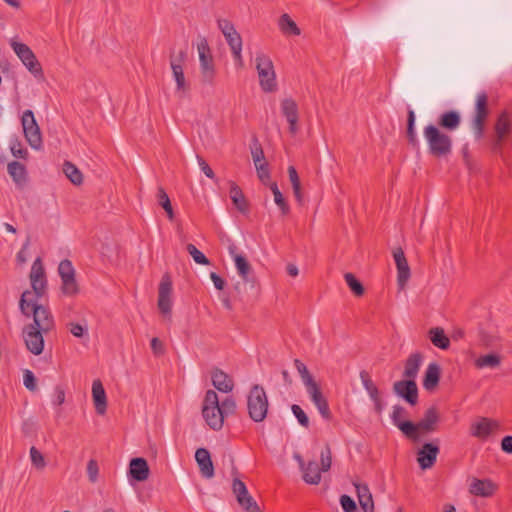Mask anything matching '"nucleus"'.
Masks as SVG:
<instances>
[{"mask_svg": "<svg viewBox=\"0 0 512 512\" xmlns=\"http://www.w3.org/2000/svg\"><path fill=\"white\" fill-rule=\"evenodd\" d=\"M19 307L24 316H33V323L24 326L22 331L26 348L32 354L40 355L44 349L43 335L55 327L53 315L48 307L36 303L29 290L22 293Z\"/></svg>", "mask_w": 512, "mask_h": 512, "instance_id": "f257e3e1", "label": "nucleus"}, {"mask_svg": "<svg viewBox=\"0 0 512 512\" xmlns=\"http://www.w3.org/2000/svg\"><path fill=\"white\" fill-rule=\"evenodd\" d=\"M440 421V414L435 406L429 407L425 412L421 420L417 423L408 422L404 423L401 427L402 434L413 442L420 440V432L431 433L438 429V423Z\"/></svg>", "mask_w": 512, "mask_h": 512, "instance_id": "f03ea898", "label": "nucleus"}, {"mask_svg": "<svg viewBox=\"0 0 512 512\" xmlns=\"http://www.w3.org/2000/svg\"><path fill=\"white\" fill-rule=\"evenodd\" d=\"M494 137L491 141V152L505 158L504 149L512 143V126L509 114L503 111L494 125Z\"/></svg>", "mask_w": 512, "mask_h": 512, "instance_id": "7ed1b4c3", "label": "nucleus"}, {"mask_svg": "<svg viewBox=\"0 0 512 512\" xmlns=\"http://www.w3.org/2000/svg\"><path fill=\"white\" fill-rule=\"evenodd\" d=\"M423 134L432 156L440 158L451 153L452 139L449 135L441 132L438 127L429 124L424 128Z\"/></svg>", "mask_w": 512, "mask_h": 512, "instance_id": "20e7f679", "label": "nucleus"}, {"mask_svg": "<svg viewBox=\"0 0 512 512\" xmlns=\"http://www.w3.org/2000/svg\"><path fill=\"white\" fill-rule=\"evenodd\" d=\"M268 397L261 385L255 384L251 387L247 396V410L249 417L254 422H262L268 413Z\"/></svg>", "mask_w": 512, "mask_h": 512, "instance_id": "39448f33", "label": "nucleus"}, {"mask_svg": "<svg viewBox=\"0 0 512 512\" xmlns=\"http://www.w3.org/2000/svg\"><path fill=\"white\" fill-rule=\"evenodd\" d=\"M202 416L206 424L213 430L219 431L224 424V415L219 408V397L214 390H207L202 404Z\"/></svg>", "mask_w": 512, "mask_h": 512, "instance_id": "423d86ee", "label": "nucleus"}, {"mask_svg": "<svg viewBox=\"0 0 512 512\" xmlns=\"http://www.w3.org/2000/svg\"><path fill=\"white\" fill-rule=\"evenodd\" d=\"M255 62L261 89L264 92L275 91L277 82L271 58L264 53H258L256 55Z\"/></svg>", "mask_w": 512, "mask_h": 512, "instance_id": "0eeeda50", "label": "nucleus"}, {"mask_svg": "<svg viewBox=\"0 0 512 512\" xmlns=\"http://www.w3.org/2000/svg\"><path fill=\"white\" fill-rule=\"evenodd\" d=\"M197 50L199 54L201 81L204 84L213 85L216 70L213 56L205 37H199Z\"/></svg>", "mask_w": 512, "mask_h": 512, "instance_id": "6e6552de", "label": "nucleus"}, {"mask_svg": "<svg viewBox=\"0 0 512 512\" xmlns=\"http://www.w3.org/2000/svg\"><path fill=\"white\" fill-rule=\"evenodd\" d=\"M10 45L31 74L35 77H43L42 66L28 45L15 40H11Z\"/></svg>", "mask_w": 512, "mask_h": 512, "instance_id": "1a4fd4ad", "label": "nucleus"}, {"mask_svg": "<svg viewBox=\"0 0 512 512\" xmlns=\"http://www.w3.org/2000/svg\"><path fill=\"white\" fill-rule=\"evenodd\" d=\"M58 273L62 280L61 290L66 296H75L79 292V287L75 279V269L72 262L64 259L58 266Z\"/></svg>", "mask_w": 512, "mask_h": 512, "instance_id": "9d476101", "label": "nucleus"}, {"mask_svg": "<svg viewBox=\"0 0 512 512\" xmlns=\"http://www.w3.org/2000/svg\"><path fill=\"white\" fill-rule=\"evenodd\" d=\"M21 122L27 142L32 148L39 149L42 146V135L33 112L26 110L22 115Z\"/></svg>", "mask_w": 512, "mask_h": 512, "instance_id": "9b49d317", "label": "nucleus"}, {"mask_svg": "<svg viewBox=\"0 0 512 512\" xmlns=\"http://www.w3.org/2000/svg\"><path fill=\"white\" fill-rule=\"evenodd\" d=\"M30 281L33 289V292H30L33 294L34 299H36V303H38V299L45 294L47 285L45 270L42 264V260L39 257L36 258L32 264Z\"/></svg>", "mask_w": 512, "mask_h": 512, "instance_id": "f8f14e48", "label": "nucleus"}, {"mask_svg": "<svg viewBox=\"0 0 512 512\" xmlns=\"http://www.w3.org/2000/svg\"><path fill=\"white\" fill-rule=\"evenodd\" d=\"M488 114V96L485 92H481L477 95L475 117L473 120V129L477 139H480L483 136L484 125Z\"/></svg>", "mask_w": 512, "mask_h": 512, "instance_id": "ddd939ff", "label": "nucleus"}, {"mask_svg": "<svg viewBox=\"0 0 512 512\" xmlns=\"http://www.w3.org/2000/svg\"><path fill=\"white\" fill-rule=\"evenodd\" d=\"M393 392L411 406L418 403V387L413 379H402L393 384Z\"/></svg>", "mask_w": 512, "mask_h": 512, "instance_id": "4468645a", "label": "nucleus"}, {"mask_svg": "<svg viewBox=\"0 0 512 512\" xmlns=\"http://www.w3.org/2000/svg\"><path fill=\"white\" fill-rule=\"evenodd\" d=\"M440 452L439 439L424 443L417 453V462L422 470L434 466Z\"/></svg>", "mask_w": 512, "mask_h": 512, "instance_id": "2eb2a0df", "label": "nucleus"}, {"mask_svg": "<svg viewBox=\"0 0 512 512\" xmlns=\"http://www.w3.org/2000/svg\"><path fill=\"white\" fill-rule=\"evenodd\" d=\"M393 258L397 268V285L400 290L406 287V284L411 276L410 267L404 251L401 247L393 250Z\"/></svg>", "mask_w": 512, "mask_h": 512, "instance_id": "dca6fc26", "label": "nucleus"}, {"mask_svg": "<svg viewBox=\"0 0 512 512\" xmlns=\"http://www.w3.org/2000/svg\"><path fill=\"white\" fill-rule=\"evenodd\" d=\"M306 391L309 394L311 401L318 409L320 415L325 420H331L332 413L330 411L327 399L322 394L319 384L316 381L311 383L310 385L306 386Z\"/></svg>", "mask_w": 512, "mask_h": 512, "instance_id": "f3484780", "label": "nucleus"}, {"mask_svg": "<svg viewBox=\"0 0 512 512\" xmlns=\"http://www.w3.org/2000/svg\"><path fill=\"white\" fill-rule=\"evenodd\" d=\"M171 293V279L168 275H164L161 279L158 290V308L164 315L170 314L172 310Z\"/></svg>", "mask_w": 512, "mask_h": 512, "instance_id": "a211bd4d", "label": "nucleus"}, {"mask_svg": "<svg viewBox=\"0 0 512 512\" xmlns=\"http://www.w3.org/2000/svg\"><path fill=\"white\" fill-rule=\"evenodd\" d=\"M281 112L282 115L286 118L289 124V132L291 135H296L299 127V112L298 105L295 100L292 98H285L281 101Z\"/></svg>", "mask_w": 512, "mask_h": 512, "instance_id": "6ab92c4d", "label": "nucleus"}, {"mask_svg": "<svg viewBox=\"0 0 512 512\" xmlns=\"http://www.w3.org/2000/svg\"><path fill=\"white\" fill-rule=\"evenodd\" d=\"M183 58L184 52H180V58L178 62H176L172 56L170 59V66L172 69L173 77L176 81V92L180 94V97H182L189 90V85L186 82L182 67Z\"/></svg>", "mask_w": 512, "mask_h": 512, "instance_id": "aec40b11", "label": "nucleus"}, {"mask_svg": "<svg viewBox=\"0 0 512 512\" xmlns=\"http://www.w3.org/2000/svg\"><path fill=\"white\" fill-rule=\"evenodd\" d=\"M129 477L131 480L143 482L148 479L150 474L147 460L142 457L132 458L129 464Z\"/></svg>", "mask_w": 512, "mask_h": 512, "instance_id": "412c9836", "label": "nucleus"}, {"mask_svg": "<svg viewBox=\"0 0 512 512\" xmlns=\"http://www.w3.org/2000/svg\"><path fill=\"white\" fill-rule=\"evenodd\" d=\"M499 427L498 422L489 418H481L478 422L471 425L470 433L472 436L486 439L492 432Z\"/></svg>", "mask_w": 512, "mask_h": 512, "instance_id": "4be33fe9", "label": "nucleus"}, {"mask_svg": "<svg viewBox=\"0 0 512 512\" xmlns=\"http://www.w3.org/2000/svg\"><path fill=\"white\" fill-rule=\"evenodd\" d=\"M195 460L203 477L209 479L214 476V465L210 452L206 448H198L196 450Z\"/></svg>", "mask_w": 512, "mask_h": 512, "instance_id": "5701e85b", "label": "nucleus"}, {"mask_svg": "<svg viewBox=\"0 0 512 512\" xmlns=\"http://www.w3.org/2000/svg\"><path fill=\"white\" fill-rule=\"evenodd\" d=\"M229 254L232 256L239 276L244 280H248V275L252 271V267L246 257L237 253V246L235 243H230L228 246Z\"/></svg>", "mask_w": 512, "mask_h": 512, "instance_id": "b1692460", "label": "nucleus"}, {"mask_svg": "<svg viewBox=\"0 0 512 512\" xmlns=\"http://www.w3.org/2000/svg\"><path fill=\"white\" fill-rule=\"evenodd\" d=\"M213 386L222 393H229L234 388L233 379L219 368H214L211 373Z\"/></svg>", "mask_w": 512, "mask_h": 512, "instance_id": "393cba45", "label": "nucleus"}, {"mask_svg": "<svg viewBox=\"0 0 512 512\" xmlns=\"http://www.w3.org/2000/svg\"><path fill=\"white\" fill-rule=\"evenodd\" d=\"M497 490V485L489 479H474L470 485V493L480 497H491Z\"/></svg>", "mask_w": 512, "mask_h": 512, "instance_id": "a878e982", "label": "nucleus"}, {"mask_svg": "<svg viewBox=\"0 0 512 512\" xmlns=\"http://www.w3.org/2000/svg\"><path fill=\"white\" fill-rule=\"evenodd\" d=\"M92 396L96 412L103 415L107 409V398L105 389L99 379L93 381Z\"/></svg>", "mask_w": 512, "mask_h": 512, "instance_id": "bb28decb", "label": "nucleus"}, {"mask_svg": "<svg viewBox=\"0 0 512 512\" xmlns=\"http://www.w3.org/2000/svg\"><path fill=\"white\" fill-rule=\"evenodd\" d=\"M441 378V368L439 364L432 362L430 363L423 377V387L427 391H433L439 384Z\"/></svg>", "mask_w": 512, "mask_h": 512, "instance_id": "cd10ccee", "label": "nucleus"}, {"mask_svg": "<svg viewBox=\"0 0 512 512\" xmlns=\"http://www.w3.org/2000/svg\"><path fill=\"white\" fill-rule=\"evenodd\" d=\"M423 361V355L415 352L409 355L405 361L403 377L404 379H413L415 381Z\"/></svg>", "mask_w": 512, "mask_h": 512, "instance_id": "c85d7f7f", "label": "nucleus"}, {"mask_svg": "<svg viewBox=\"0 0 512 512\" xmlns=\"http://www.w3.org/2000/svg\"><path fill=\"white\" fill-rule=\"evenodd\" d=\"M230 191L229 195L232 203L237 208V210L241 213L248 212L249 205L246 200V197L242 191V189L233 181H230Z\"/></svg>", "mask_w": 512, "mask_h": 512, "instance_id": "c756f323", "label": "nucleus"}, {"mask_svg": "<svg viewBox=\"0 0 512 512\" xmlns=\"http://www.w3.org/2000/svg\"><path fill=\"white\" fill-rule=\"evenodd\" d=\"M7 171L17 186L23 187L26 184L27 171L22 163L18 161L10 162L7 166Z\"/></svg>", "mask_w": 512, "mask_h": 512, "instance_id": "7c9ffc66", "label": "nucleus"}, {"mask_svg": "<svg viewBox=\"0 0 512 512\" xmlns=\"http://www.w3.org/2000/svg\"><path fill=\"white\" fill-rule=\"evenodd\" d=\"M303 480L311 485H317L321 481V469L316 461H309L302 468Z\"/></svg>", "mask_w": 512, "mask_h": 512, "instance_id": "2f4dec72", "label": "nucleus"}, {"mask_svg": "<svg viewBox=\"0 0 512 512\" xmlns=\"http://www.w3.org/2000/svg\"><path fill=\"white\" fill-rule=\"evenodd\" d=\"M460 115L457 111L451 110L440 115L438 125L446 130L453 131L460 125Z\"/></svg>", "mask_w": 512, "mask_h": 512, "instance_id": "473e14b6", "label": "nucleus"}, {"mask_svg": "<svg viewBox=\"0 0 512 512\" xmlns=\"http://www.w3.org/2000/svg\"><path fill=\"white\" fill-rule=\"evenodd\" d=\"M429 339L433 343L434 346L446 350L450 346V339L446 336L443 328L434 327L431 328L428 332Z\"/></svg>", "mask_w": 512, "mask_h": 512, "instance_id": "72a5a7b5", "label": "nucleus"}, {"mask_svg": "<svg viewBox=\"0 0 512 512\" xmlns=\"http://www.w3.org/2000/svg\"><path fill=\"white\" fill-rule=\"evenodd\" d=\"M281 32L285 35L298 36L301 34L300 28L297 26L295 21L286 13L282 14L278 21Z\"/></svg>", "mask_w": 512, "mask_h": 512, "instance_id": "f704fd0d", "label": "nucleus"}, {"mask_svg": "<svg viewBox=\"0 0 512 512\" xmlns=\"http://www.w3.org/2000/svg\"><path fill=\"white\" fill-rule=\"evenodd\" d=\"M63 172L74 185L82 184V172L73 163L65 161L63 164Z\"/></svg>", "mask_w": 512, "mask_h": 512, "instance_id": "c9c22d12", "label": "nucleus"}, {"mask_svg": "<svg viewBox=\"0 0 512 512\" xmlns=\"http://www.w3.org/2000/svg\"><path fill=\"white\" fill-rule=\"evenodd\" d=\"M269 188L273 193L274 196V202L276 205L280 208L283 215H287L290 212V207L284 198L283 194L278 188V185L276 182H271L269 184Z\"/></svg>", "mask_w": 512, "mask_h": 512, "instance_id": "e433bc0d", "label": "nucleus"}, {"mask_svg": "<svg viewBox=\"0 0 512 512\" xmlns=\"http://www.w3.org/2000/svg\"><path fill=\"white\" fill-rule=\"evenodd\" d=\"M406 136L410 145L413 147L418 146V139L415 132V113L412 109H409L407 113Z\"/></svg>", "mask_w": 512, "mask_h": 512, "instance_id": "4c0bfd02", "label": "nucleus"}, {"mask_svg": "<svg viewBox=\"0 0 512 512\" xmlns=\"http://www.w3.org/2000/svg\"><path fill=\"white\" fill-rule=\"evenodd\" d=\"M157 200H158V204L167 213V217L170 220H173V218H174L173 208H172L169 196H168V194L166 193V191L164 190L163 187H159L158 190H157Z\"/></svg>", "mask_w": 512, "mask_h": 512, "instance_id": "58836bf2", "label": "nucleus"}, {"mask_svg": "<svg viewBox=\"0 0 512 512\" xmlns=\"http://www.w3.org/2000/svg\"><path fill=\"white\" fill-rule=\"evenodd\" d=\"M500 363H501L500 356L497 354L491 353V354L480 356L476 360L475 365L478 368H484V367L496 368L500 365Z\"/></svg>", "mask_w": 512, "mask_h": 512, "instance_id": "ea45409f", "label": "nucleus"}, {"mask_svg": "<svg viewBox=\"0 0 512 512\" xmlns=\"http://www.w3.org/2000/svg\"><path fill=\"white\" fill-rule=\"evenodd\" d=\"M407 410L401 405L393 406V411L391 414L392 423L402 432V425L404 423L411 422L410 420H403L404 417L407 416Z\"/></svg>", "mask_w": 512, "mask_h": 512, "instance_id": "a19ab883", "label": "nucleus"}, {"mask_svg": "<svg viewBox=\"0 0 512 512\" xmlns=\"http://www.w3.org/2000/svg\"><path fill=\"white\" fill-rule=\"evenodd\" d=\"M345 281L350 288V290L354 293L355 296H362L365 292L364 286L362 283L355 277L353 273H345L344 275Z\"/></svg>", "mask_w": 512, "mask_h": 512, "instance_id": "79ce46f5", "label": "nucleus"}, {"mask_svg": "<svg viewBox=\"0 0 512 512\" xmlns=\"http://www.w3.org/2000/svg\"><path fill=\"white\" fill-rule=\"evenodd\" d=\"M294 365H295V368L297 369L305 387L310 385L311 383L315 382V379L310 374L307 366L302 361H300L299 359H295Z\"/></svg>", "mask_w": 512, "mask_h": 512, "instance_id": "37998d69", "label": "nucleus"}, {"mask_svg": "<svg viewBox=\"0 0 512 512\" xmlns=\"http://www.w3.org/2000/svg\"><path fill=\"white\" fill-rule=\"evenodd\" d=\"M237 502L246 512H261L259 505L249 493L244 497H238Z\"/></svg>", "mask_w": 512, "mask_h": 512, "instance_id": "c03bdc74", "label": "nucleus"}, {"mask_svg": "<svg viewBox=\"0 0 512 512\" xmlns=\"http://www.w3.org/2000/svg\"><path fill=\"white\" fill-rule=\"evenodd\" d=\"M360 379L370 397L376 396V394L380 393L377 386L372 381L370 374L367 371L362 370L360 372Z\"/></svg>", "mask_w": 512, "mask_h": 512, "instance_id": "a18cd8bd", "label": "nucleus"}, {"mask_svg": "<svg viewBox=\"0 0 512 512\" xmlns=\"http://www.w3.org/2000/svg\"><path fill=\"white\" fill-rule=\"evenodd\" d=\"M251 155H252V158H253V161L255 164V168H257V165L262 164L263 162H266L264 151L256 137L253 138V145L251 147Z\"/></svg>", "mask_w": 512, "mask_h": 512, "instance_id": "49530a36", "label": "nucleus"}, {"mask_svg": "<svg viewBox=\"0 0 512 512\" xmlns=\"http://www.w3.org/2000/svg\"><path fill=\"white\" fill-rule=\"evenodd\" d=\"M186 250L197 264H201V265H209L210 264L209 259L200 250H198L195 245L188 244L186 246Z\"/></svg>", "mask_w": 512, "mask_h": 512, "instance_id": "de8ad7c7", "label": "nucleus"}, {"mask_svg": "<svg viewBox=\"0 0 512 512\" xmlns=\"http://www.w3.org/2000/svg\"><path fill=\"white\" fill-rule=\"evenodd\" d=\"M219 408L226 418L236 412L237 406L234 398L232 396H228L221 403L219 402Z\"/></svg>", "mask_w": 512, "mask_h": 512, "instance_id": "09e8293b", "label": "nucleus"}, {"mask_svg": "<svg viewBox=\"0 0 512 512\" xmlns=\"http://www.w3.org/2000/svg\"><path fill=\"white\" fill-rule=\"evenodd\" d=\"M10 150L15 158L26 159L28 157L27 149L22 146L17 138L10 140Z\"/></svg>", "mask_w": 512, "mask_h": 512, "instance_id": "8fccbe9b", "label": "nucleus"}, {"mask_svg": "<svg viewBox=\"0 0 512 512\" xmlns=\"http://www.w3.org/2000/svg\"><path fill=\"white\" fill-rule=\"evenodd\" d=\"M30 458H31L32 465L36 469L42 470L45 468V466H46L45 458H44L43 454L35 446H32L30 448Z\"/></svg>", "mask_w": 512, "mask_h": 512, "instance_id": "3c124183", "label": "nucleus"}, {"mask_svg": "<svg viewBox=\"0 0 512 512\" xmlns=\"http://www.w3.org/2000/svg\"><path fill=\"white\" fill-rule=\"evenodd\" d=\"M225 39L231 52L242 50V38L237 31H233L232 34L227 33Z\"/></svg>", "mask_w": 512, "mask_h": 512, "instance_id": "603ef678", "label": "nucleus"}, {"mask_svg": "<svg viewBox=\"0 0 512 512\" xmlns=\"http://www.w3.org/2000/svg\"><path fill=\"white\" fill-rule=\"evenodd\" d=\"M23 384L26 387V389H28L31 392H35L37 390L36 377L34 373L29 369H26L23 372Z\"/></svg>", "mask_w": 512, "mask_h": 512, "instance_id": "864d4df0", "label": "nucleus"}, {"mask_svg": "<svg viewBox=\"0 0 512 512\" xmlns=\"http://www.w3.org/2000/svg\"><path fill=\"white\" fill-rule=\"evenodd\" d=\"M291 410H292L294 416L297 418L299 424L304 428H308L309 427V418H308L307 414L304 412V410L297 404H293L291 406Z\"/></svg>", "mask_w": 512, "mask_h": 512, "instance_id": "5fc2aeb1", "label": "nucleus"}, {"mask_svg": "<svg viewBox=\"0 0 512 512\" xmlns=\"http://www.w3.org/2000/svg\"><path fill=\"white\" fill-rule=\"evenodd\" d=\"M87 475L91 483H95L98 480L99 466L95 459H90L87 463Z\"/></svg>", "mask_w": 512, "mask_h": 512, "instance_id": "6e6d98bb", "label": "nucleus"}, {"mask_svg": "<svg viewBox=\"0 0 512 512\" xmlns=\"http://www.w3.org/2000/svg\"><path fill=\"white\" fill-rule=\"evenodd\" d=\"M257 176L259 180L264 184L269 186L270 182V172L268 169L267 162H263L262 164L257 165L256 168Z\"/></svg>", "mask_w": 512, "mask_h": 512, "instance_id": "4d7b16f0", "label": "nucleus"}, {"mask_svg": "<svg viewBox=\"0 0 512 512\" xmlns=\"http://www.w3.org/2000/svg\"><path fill=\"white\" fill-rule=\"evenodd\" d=\"M232 490L237 500L238 497H244L249 493L245 483L238 478L233 479Z\"/></svg>", "mask_w": 512, "mask_h": 512, "instance_id": "13d9d810", "label": "nucleus"}, {"mask_svg": "<svg viewBox=\"0 0 512 512\" xmlns=\"http://www.w3.org/2000/svg\"><path fill=\"white\" fill-rule=\"evenodd\" d=\"M340 504L344 512H358L355 501L348 495L340 497Z\"/></svg>", "mask_w": 512, "mask_h": 512, "instance_id": "bf43d9fd", "label": "nucleus"}, {"mask_svg": "<svg viewBox=\"0 0 512 512\" xmlns=\"http://www.w3.org/2000/svg\"><path fill=\"white\" fill-rule=\"evenodd\" d=\"M332 463L331 450L329 445H326L325 450L321 452V470L326 472L330 469Z\"/></svg>", "mask_w": 512, "mask_h": 512, "instance_id": "052dcab7", "label": "nucleus"}, {"mask_svg": "<svg viewBox=\"0 0 512 512\" xmlns=\"http://www.w3.org/2000/svg\"><path fill=\"white\" fill-rule=\"evenodd\" d=\"M198 164L200 166L201 171L210 179L216 180V176L212 168L208 165V163L204 160L203 157L197 155Z\"/></svg>", "mask_w": 512, "mask_h": 512, "instance_id": "680f3d73", "label": "nucleus"}, {"mask_svg": "<svg viewBox=\"0 0 512 512\" xmlns=\"http://www.w3.org/2000/svg\"><path fill=\"white\" fill-rule=\"evenodd\" d=\"M150 346H151L152 352L155 356L164 355L165 347H164L163 342L159 338H157V337L152 338Z\"/></svg>", "mask_w": 512, "mask_h": 512, "instance_id": "e2e57ef3", "label": "nucleus"}, {"mask_svg": "<svg viewBox=\"0 0 512 512\" xmlns=\"http://www.w3.org/2000/svg\"><path fill=\"white\" fill-rule=\"evenodd\" d=\"M64 402H65V389L62 386L57 385L54 389L53 404L60 406Z\"/></svg>", "mask_w": 512, "mask_h": 512, "instance_id": "0e129e2a", "label": "nucleus"}, {"mask_svg": "<svg viewBox=\"0 0 512 512\" xmlns=\"http://www.w3.org/2000/svg\"><path fill=\"white\" fill-rule=\"evenodd\" d=\"M363 512H374V502L372 495L358 499Z\"/></svg>", "mask_w": 512, "mask_h": 512, "instance_id": "69168bd1", "label": "nucleus"}, {"mask_svg": "<svg viewBox=\"0 0 512 512\" xmlns=\"http://www.w3.org/2000/svg\"><path fill=\"white\" fill-rule=\"evenodd\" d=\"M354 485L356 488V493H357L358 499L361 498V500H362L364 497L372 495L369 490V487L366 484L355 483Z\"/></svg>", "mask_w": 512, "mask_h": 512, "instance_id": "338daca9", "label": "nucleus"}, {"mask_svg": "<svg viewBox=\"0 0 512 512\" xmlns=\"http://www.w3.org/2000/svg\"><path fill=\"white\" fill-rule=\"evenodd\" d=\"M501 449L505 453L512 454V436L508 435L501 440Z\"/></svg>", "mask_w": 512, "mask_h": 512, "instance_id": "774afa93", "label": "nucleus"}]
</instances>
